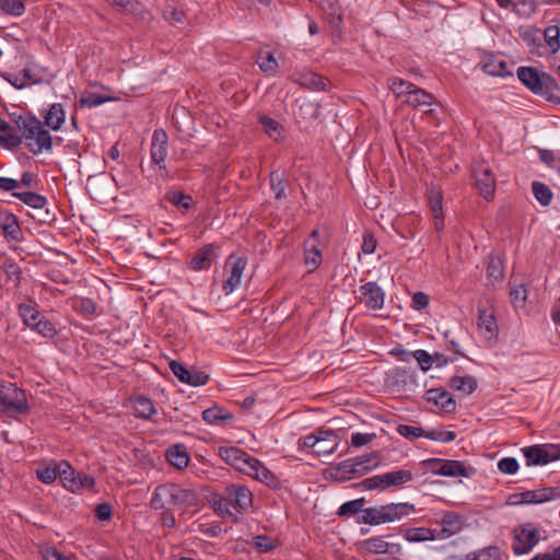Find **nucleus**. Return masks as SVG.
Returning <instances> with one entry per match:
<instances>
[{
  "label": "nucleus",
  "mask_w": 560,
  "mask_h": 560,
  "mask_svg": "<svg viewBox=\"0 0 560 560\" xmlns=\"http://www.w3.org/2000/svg\"><path fill=\"white\" fill-rule=\"evenodd\" d=\"M219 456L236 470L258 480L266 486L277 489L280 487L278 477L270 471L259 459L236 446H221Z\"/></svg>",
  "instance_id": "1"
},
{
  "label": "nucleus",
  "mask_w": 560,
  "mask_h": 560,
  "mask_svg": "<svg viewBox=\"0 0 560 560\" xmlns=\"http://www.w3.org/2000/svg\"><path fill=\"white\" fill-rule=\"evenodd\" d=\"M23 143L33 154H42L51 149L52 138L43 122L31 114L19 115L14 119Z\"/></svg>",
  "instance_id": "2"
},
{
  "label": "nucleus",
  "mask_w": 560,
  "mask_h": 560,
  "mask_svg": "<svg viewBox=\"0 0 560 560\" xmlns=\"http://www.w3.org/2000/svg\"><path fill=\"white\" fill-rule=\"evenodd\" d=\"M198 502V493L191 488L166 482L159 485L151 499V508L166 510L170 506H194Z\"/></svg>",
  "instance_id": "3"
},
{
  "label": "nucleus",
  "mask_w": 560,
  "mask_h": 560,
  "mask_svg": "<svg viewBox=\"0 0 560 560\" xmlns=\"http://www.w3.org/2000/svg\"><path fill=\"white\" fill-rule=\"evenodd\" d=\"M415 511L410 503H389L362 511L359 522L372 526L395 522Z\"/></svg>",
  "instance_id": "4"
},
{
  "label": "nucleus",
  "mask_w": 560,
  "mask_h": 560,
  "mask_svg": "<svg viewBox=\"0 0 560 560\" xmlns=\"http://www.w3.org/2000/svg\"><path fill=\"white\" fill-rule=\"evenodd\" d=\"M518 80L533 93L544 96L549 101L559 97H555V92L559 90L556 80L546 74H539V72L532 67H520L517 69Z\"/></svg>",
  "instance_id": "5"
},
{
  "label": "nucleus",
  "mask_w": 560,
  "mask_h": 560,
  "mask_svg": "<svg viewBox=\"0 0 560 560\" xmlns=\"http://www.w3.org/2000/svg\"><path fill=\"white\" fill-rule=\"evenodd\" d=\"M413 479L408 469H396L363 479L358 486L363 490L398 488Z\"/></svg>",
  "instance_id": "6"
},
{
  "label": "nucleus",
  "mask_w": 560,
  "mask_h": 560,
  "mask_svg": "<svg viewBox=\"0 0 560 560\" xmlns=\"http://www.w3.org/2000/svg\"><path fill=\"white\" fill-rule=\"evenodd\" d=\"M540 539L539 532L534 524H521L513 529L512 550L516 556L529 553Z\"/></svg>",
  "instance_id": "7"
},
{
  "label": "nucleus",
  "mask_w": 560,
  "mask_h": 560,
  "mask_svg": "<svg viewBox=\"0 0 560 560\" xmlns=\"http://www.w3.org/2000/svg\"><path fill=\"white\" fill-rule=\"evenodd\" d=\"M432 474L445 477H465L470 478L474 469L468 467L464 462L443 459V458H429L422 462Z\"/></svg>",
  "instance_id": "8"
},
{
  "label": "nucleus",
  "mask_w": 560,
  "mask_h": 560,
  "mask_svg": "<svg viewBox=\"0 0 560 560\" xmlns=\"http://www.w3.org/2000/svg\"><path fill=\"white\" fill-rule=\"evenodd\" d=\"M560 498V486L544 487L535 490H527L510 495L512 505L520 504H542Z\"/></svg>",
  "instance_id": "9"
},
{
  "label": "nucleus",
  "mask_w": 560,
  "mask_h": 560,
  "mask_svg": "<svg viewBox=\"0 0 560 560\" xmlns=\"http://www.w3.org/2000/svg\"><path fill=\"white\" fill-rule=\"evenodd\" d=\"M527 466H542L560 459V445L542 444L522 448Z\"/></svg>",
  "instance_id": "10"
},
{
  "label": "nucleus",
  "mask_w": 560,
  "mask_h": 560,
  "mask_svg": "<svg viewBox=\"0 0 560 560\" xmlns=\"http://www.w3.org/2000/svg\"><path fill=\"white\" fill-rule=\"evenodd\" d=\"M247 266V258L231 255L225 262L226 279L222 284V291L230 295L242 284L243 273Z\"/></svg>",
  "instance_id": "11"
},
{
  "label": "nucleus",
  "mask_w": 560,
  "mask_h": 560,
  "mask_svg": "<svg viewBox=\"0 0 560 560\" xmlns=\"http://www.w3.org/2000/svg\"><path fill=\"white\" fill-rule=\"evenodd\" d=\"M168 152V137L163 129L154 130L151 139L150 158L151 162L159 167L162 177L167 176L166 158Z\"/></svg>",
  "instance_id": "12"
},
{
  "label": "nucleus",
  "mask_w": 560,
  "mask_h": 560,
  "mask_svg": "<svg viewBox=\"0 0 560 560\" xmlns=\"http://www.w3.org/2000/svg\"><path fill=\"white\" fill-rule=\"evenodd\" d=\"M478 66L480 69L492 77L505 78L512 75V65L499 54L487 52L482 55Z\"/></svg>",
  "instance_id": "13"
},
{
  "label": "nucleus",
  "mask_w": 560,
  "mask_h": 560,
  "mask_svg": "<svg viewBox=\"0 0 560 560\" xmlns=\"http://www.w3.org/2000/svg\"><path fill=\"white\" fill-rule=\"evenodd\" d=\"M27 409L25 394L22 389L12 387L7 393L0 394V412L22 413Z\"/></svg>",
  "instance_id": "14"
},
{
  "label": "nucleus",
  "mask_w": 560,
  "mask_h": 560,
  "mask_svg": "<svg viewBox=\"0 0 560 560\" xmlns=\"http://www.w3.org/2000/svg\"><path fill=\"white\" fill-rule=\"evenodd\" d=\"M170 370L173 374L185 384L190 386H202L209 381V375L200 370H188L183 363L178 361H171L168 363Z\"/></svg>",
  "instance_id": "15"
},
{
  "label": "nucleus",
  "mask_w": 560,
  "mask_h": 560,
  "mask_svg": "<svg viewBox=\"0 0 560 560\" xmlns=\"http://www.w3.org/2000/svg\"><path fill=\"white\" fill-rule=\"evenodd\" d=\"M360 303L364 304L368 308L373 311L382 310L385 301V293L383 289L373 281L366 282L359 289Z\"/></svg>",
  "instance_id": "16"
},
{
  "label": "nucleus",
  "mask_w": 560,
  "mask_h": 560,
  "mask_svg": "<svg viewBox=\"0 0 560 560\" xmlns=\"http://www.w3.org/2000/svg\"><path fill=\"white\" fill-rule=\"evenodd\" d=\"M465 521V517L459 513L443 512L441 520L438 522L442 526L440 530H436L438 539H447L458 534L464 528Z\"/></svg>",
  "instance_id": "17"
},
{
  "label": "nucleus",
  "mask_w": 560,
  "mask_h": 560,
  "mask_svg": "<svg viewBox=\"0 0 560 560\" xmlns=\"http://www.w3.org/2000/svg\"><path fill=\"white\" fill-rule=\"evenodd\" d=\"M224 492L232 508L238 512L248 510L253 504V493L243 485L228 486Z\"/></svg>",
  "instance_id": "18"
},
{
  "label": "nucleus",
  "mask_w": 560,
  "mask_h": 560,
  "mask_svg": "<svg viewBox=\"0 0 560 560\" xmlns=\"http://www.w3.org/2000/svg\"><path fill=\"white\" fill-rule=\"evenodd\" d=\"M476 186L480 192V195L489 200L492 198L495 189V178L486 164H481L474 171Z\"/></svg>",
  "instance_id": "19"
},
{
  "label": "nucleus",
  "mask_w": 560,
  "mask_h": 560,
  "mask_svg": "<svg viewBox=\"0 0 560 560\" xmlns=\"http://www.w3.org/2000/svg\"><path fill=\"white\" fill-rule=\"evenodd\" d=\"M477 327L479 335L487 341H493L499 334L498 324L493 313L487 308L478 310Z\"/></svg>",
  "instance_id": "20"
},
{
  "label": "nucleus",
  "mask_w": 560,
  "mask_h": 560,
  "mask_svg": "<svg viewBox=\"0 0 560 560\" xmlns=\"http://www.w3.org/2000/svg\"><path fill=\"white\" fill-rule=\"evenodd\" d=\"M70 469V464L68 462H62L55 467H45L43 469H37L36 475L40 481L44 483L54 482L57 477H59L60 482L65 488L69 487L70 483V475L68 470Z\"/></svg>",
  "instance_id": "21"
},
{
  "label": "nucleus",
  "mask_w": 560,
  "mask_h": 560,
  "mask_svg": "<svg viewBox=\"0 0 560 560\" xmlns=\"http://www.w3.org/2000/svg\"><path fill=\"white\" fill-rule=\"evenodd\" d=\"M362 548L370 553L396 556L400 553L399 544L385 541L382 537H372L362 541Z\"/></svg>",
  "instance_id": "22"
},
{
  "label": "nucleus",
  "mask_w": 560,
  "mask_h": 560,
  "mask_svg": "<svg viewBox=\"0 0 560 560\" xmlns=\"http://www.w3.org/2000/svg\"><path fill=\"white\" fill-rule=\"evenodd\" d=\"M215 258L217 255L214 245L207 244L195 253L188 266L191 270L195 271L207 270L211 267Z\"/></svg>",
  "instance_id": "23"
},
{
  "label": "nucleus",
  "mask_w": 560,
  "mask_h": 560,
  "mask_svg": "<svg viewBox=\"0 0 560 560\" xmlns=\"http://www.w3.org/2000/svg\"><path fill=\"white\" fill-rule=\"evenodd\" d=\"M425 400L438 406L445 412H454L456 410V401L453 396L442 388H430L424 394Z\"/></svg>",
  "instance_id": "24"
},
{
  "label": "nucleus",
  "mask_w": 560,
  "mask_h": 560,
  "mask_svg": "<svg viewBox=\"0 0 560 560\" xmlns=\"http://www.w3.org/2000/svg\"><path fill=\"white\" fill-rule=\"evenodd\" d=\"M116 100V97L112 96L108 89L103 88V92L85 91L80 97L79 107L93 108L106 102H114Z\"/></svg>",
  "instance_id": "25"
},
{
  "label": "nucleus",
  "mask_w": 560,
  "mask_h": 560,
  "mask_svg": "<svg viewBox=\"0 0 560 560\" xmlns=\"http://www.w3.org/2000/svg\"><path fill=\"white\" fill-rule=\"evenodd\" d=\"M72 308L81 316L91 318L101 313V307L92 298L72 296Z\"/></svg>",
  "instance_id": "26"
},
{
  "label": "nucleus",
  "mask_w": 560,
  "mask_h": 560,
  "mask_svg": "<svg viewBox=\"0 0 560 560\" xmlns=\"http://www.w3.org/2000/svg\"><path fill=\"white\" fill-rule=\"evenodd\" d=\"M318 4L328 23L338 27L342 22V9L338 0H319Z\"/></svg>",
  "instance_id": "27"
},
{
  "label": "nucleus",
  "mask_w": 560,
  "mask_h": 560,
  "mask_svg": "<svg viewBox=\"0 0 560 560\" xmlns=\"http://www.w3.org/2000/svg\"><path fill=\"white\" fill-rule=\"evenodd\" d=\"M0 229L7 240L20 241L21 228L14 214L5 213L0 215Z\"/></svg>",
  "instance_id": "28"
},
{
  "label": "nucleus",
  "mask_w": 560,
  "mask_h": 560,
  "mask_svg": "<svg viewBox=\"0 0 560 560\" xmlns=\"http://www.w3.org/2000/svg\"><path fill=\"white\" fill-rule=\"evenodd\" d=\"M405 103L412 106V107H423V106H431L435 104L434 96L424 91L423 89L418 88L416 84L408 95V97L405 100Z\"/></svg>",
  "instance_id": "29"
},
{
  "label": "nucleus",
  "mask_w": 560,
  "mask_h": 560,
  "mask_svg": "<svg viewBox=\"0 0 560 560\" xmlns=\"http://www.w3.org/2000/svg\"><path fill=\"white\" fill-rule=\"evenodd\" d=\"M402 536L409 542L432 541L438 539L436 529H431L427 527L407 528L404 532Z\"/></svg>",
  "instance_id": "30"
},
{
  "label": "nucleus",
  "mask_w": 560,
  "mask_h": 560,
  "mask_svg": "<svg viewBox=\"0 0 560 560\" xmlns=\"http://www.w3.org/2000/svg\"><path fill=\"white\" fill-rule=\"evenodd\" d=\"M133 413L137 418L150 419L156 413L153 401L145 396H138L132 400Z\"/></svg>",
  "instance_id": "31"
},
{
  "label": "nucleus",
  "mask_w": 560,
  "mask_h": 560,
  "mask_svg": "<svg viewBox=\"0 0 560 560\" xmlns=\"http://www.w3.org/2000/svg\"><path fill=\"white\" fill-rule=\"evenodd\" d=\"M45 125L58 130L66 120V113L61 104H52L44 116Z\"/></svg>",
  "instance_id": "32"
},
{
  "label": "nucleus",
  "mask_w": 560,
  "mask_h": 560,
  "mask_svg": "<svg viewBox=\"0 0 560 560\" xmlns=\"http://www.w3.org/2000/svg\"><path fill=\"white\" fill-rule=\"evenodd\" d=\"M450 387L465 395H470L477 388V380L471 375H455L450 380Z\"/></svg>",
  "instance_id": "33"
},
{
  "label": "nucleus",
  "mask_w": 560,
  "mask_h": 560,
  "mask_svg": "<svg viewBox=\"0 0 560 560\" xmlns=\"http://www.w3.org/2000/svg\"><path fill=\"white\" fill-rule=\"evenodd\" d=\"M322 262V252L316 245L311 244L310 240L304 243V264L312 272L316 270Z\"/></svg>",
  "instance_id": "34"
},
{
  "label": "nucleus",
  "mask_w": 560,
  "mask_h": 560,
  "mask_svg": "<svg viewBox=\"0 0 560 560\" xmlns=\"http://www.w3.org/2000/svg\"><path fill=\"white\" fill-rule=\"evenodd\" d=\"M298 75L299 78H295L294 81L301 84L302 86L317 91L326 90L327 84L322 75L311 71L299 73Z\"/></svg>",
  "instance_id": "35"
},
{
  "label": "nucleus",
  "mask_w": 560,
  "mask_h": 560,
  "mask_svg": "<svg viewBox=\"0 0 560 560\" xmlns=\"http://www.w3.org/2000/svg\"><path fill=\"white\" fill-rule=\"evenodd\" d=\"M168 463L177 469H184L189 463V456L183 445H175L167 451Z\"/></svg>",
  "instance_id": "36"
},
{
  "label": "nucleus",
  "mask_w": 560,
  "mask_h": 560,
  "mask_svg": "<svg viewBox=\"0 0 560 560\" xmlns=\"http://www.w3.org/2000/svg\"><path fill=\"white\" fill-rule=\"evenodd\" d=\"M202 419L209 424H220L223 421L232 420L233 416L224 408L213 406L202 412Z\"/></svg>",
  "instance_id": "37"
},
{
  "label": "nucleus",
  "mask_w": 560,
  "mask_h": 560,
  "mask_svg": "<svg viewBox=\"0 0 560 560\" xmlns=\"http://www.w3.org/2000/svg\"><path fill=\"white\" fill-rule=\"evenodd\" d=\"M387 84L396 97L404 98V101L408 97L415 86L413 83L397 77L389 78Z\"/></svg>",
  "instance_id": "38"
},
{
  "label": "nucleus",
  "mask_w": 560,
  "mask_h": 560,
  "mask_svg": "<svg viewBox=\"0 0 560 560\" xmlns=\"http://www.w3.org/2000/svg\"><path fill=\"white\" fill-rule=\"evenodd\" d=\"M258 121L269 138L277 141L282 139L283 128L279 121L267 115L259 116Z\"/></svg>",
  "instance_id": "39"
},
{
  "label": "nucleus",
  "mask_w": 560,
  "mask_h": 560,
  "mask_svg": "<svg viewBox=\"0 0 560 560\" xmlns=\"http://www.w3.org/2000/svg\"><path fill=\"white\" fill-rule=\"evenodd\" d=\"M327 436H332V430L318 429L312 434L301 438L299 440V445L301 447L313 448L315 451L319 442L324 441Z\"/></svg>",
  "instance_id": "40"
},
{
  "label": "nucleus",
  "mask_w": 560,
  "mask_h": 560,
  "mask_svg": "<svg viewBox=\"0 0 560 560\" xmlns=\"http://www.w3.org/2000/svg\"><path fill=\"white\" fill-rule=\"evenodd\" d=\"M257 63L260 70L267 75L273 77L278 72V61L269 51L261 50L259 52Z\"/></svg>",
  "instance_id": "41"
},
{
  "label": "nucleus",
  "mask_w": 560,
  "mask_h": 560,
  "mask_svg": "<svg viewBox=\"0 0 560 560\" xmlns=\"http://www.w3.org/2000/svg\"><path fill=\"white\" fill-rule=\"evenodd\" d=\"M501 550L497 546H488L478 551L470 552L465 560H500Z\"/></svg>",
  "instance_id": "42"
},
{
  "label": "nucleus",
  "mask_w": 560,
  "mask_h": 560,
  "mask_svg": "<svg viewBox=\"0 0 560 560\" xmlns=\"http://www.w3.org/2000/svg\"><path fill=\"white\" fill-rule=\"evenodd\" d=\"M13 196L34 209H43L47 202L45 197L33 191L14 192Z\"/></svg>",
  "instance_id": "43"
},
{
  "label": "nucleus",
  "mask_w": 560,
  "mask_h": 560,
  "mask_svg": "<svg viewBox=\"0 0 560 560\" xmlns=\"http://www.w3.org/2000/svg\"><path fill=\"white\" fill-rule=\"evenodd\" d=\"M532 190L537 201L542 206L550 205L552 200V191L550 188L540 182H533Z\"/></svg>",
  "instance_id": "44"
},
{
  "label": "nucleus",
  "mask_w": 560,
  "mask_h": 560,
  "mask_svg": "<svg viewBox=\"0 0 560 560\" xmlns=\"http://www.w3.org/2000/svg\"><path fill=\"white\" fill-rule=\"evenodd\" d=\"M364 504H365V499L364 498H360V499H355V500H351V501L345 502L338 509L337 515L338 516H351V515H354V514H357L359 512L362 513V511L364 510L363 509Z\"/></svg>",
  "instance_id": "45"
},
{
  "label": "nucleus",
  "mask_w": 560,
  "mask_h": 560,
  "mask_svg": "<svg viewBox=\"0 0 560 560\" xmlns=\"http://www.w3.org/2000/svg\"><path fill=\"white\" fill-rule=\"evenodd\" d=\"M19 314L24 324L31 328L42 317L40 313L34 306L24 303L19 305Z\"/></svg>",
  "instance_id": "46"
},
{
  "label": "nucleus",
  "mask_w": 560,
  "mask_h": 560,
  "mask_svg": "<svg viewBox=\"0 0 560 560\" xmlns=\"http://www.w3.org/2000/svg\"><path fill=\"white\" fill-rule=\"evenodd\" d=\"M544 38L551 54H556L560 49V31L556 25L546 27Z\"/></svg>",
  "instance_id": "47"
},
{
  "label": "nucleus",
  "mask_w": 560,
  "mask_h": 560,
  "mask_svg": "<svg viewBox=\"0 0 560 560\" xmlns=\"http://www.w3.org/2000/svg\"><path fill=\"white\" fill-rule=\"evenodd\" d=\"M339 438L337 433L332 430V436L326 438L324 441H320L315 450L317 455H330L338 448Z\"/></svg>",
  "instance_id": "48"
},
{
  "label": "nucleus",
  "mask_w": 560,
  "mask_h": 560,
  "mask_svg": "<svg viewBox=\"0 0 560 560\" xmlns=\"http://www.w3.org/2000/svg\"><path fill=\"white\" fill-rule=\"evenodd\" d=\"M423 438L442 443H450L455 440L456 434L453 431H446L442 429H430L424 430Z\"/></svg>",
  "instance_id": "49"
},
{
  "label": "nucleus",
  "mask_w": 560,
  "mask_h": 560,
  "mask_svg": "<svg viewBox=\"0 0 560 560\" xmlns=\"http://www.w3.org/2000/svg\"><path fill=\"white\" fill-rule=\"evenodd\" d=\"M94 485L95 480L93 477L81 472L74 474V470L72 469V492L83 489H92Z\"/></svg>",
  "instance_id": "50"
},
{
  "label": "nucleus",
  "mask_w": 560,
  "mask_h": 560,
  "mask_svg": "<svg viewBox=\"0 0 560 560\" xmlns=\"http://www.w3.org/2000/svg\"><path fill=\"white\" fill-rule=\"evenodd\" d=\"M1 10L9 15L21 16L25 12V4L21 0H1Z\"/></svg>",
  "instance_id": "51"
},
{
  "label": "nucleus",
  "mask_w": 560,
  "mask_h": 560,
  "mask_svg": "<svg viewBox=\"0 0 560 560\" xmlns=\"http://www.w3.org/2000/svg\"><path fill=\"white\" fill-rule=\"evenodd\" d=\"M412 358L418 362L423 372H428L433 365V357L425 350L419 349L413 351Z\"/></svg>",
  "instance_id": "52"
},
{
  "label": "nucleus",
  "mask_w": 560,
  "mask_h": 560,
  "mask_svg": "<svg viewBox=\"0 0 560 560\" xmlns=\"http://www.w3.org/2000/svg\"><path fill=\"white\" fill-rule=\"evenodd\" d=\"M270 187L275 194L276 199H282L285 197L284 180L277 172H272L270 174Z\"/></svg>",
  "instance_id": "53"
},
{
  "label": "nucleus",
  "mask_w": 560,
  "mask_h": 560,
  "mask_svg": "<svg viewBox=\"0 0 560 560\" xmlns=\"http://www.w3.org/2000/svg\"><path fill=\"white\" fill-rule=\"evenodd\" d=\"M397 432L408 440H416L419 438H423L424 430L420 427L409 425V424H399L397 427Z\"/></svg>",
  "instance_id": "54"
},
{
  "label": "nucleus",
  "mask_w": 560,
  "mask_h": 560,
  "mask_svg": "<svg viewBox=\"0 0 560 560\" xmlns=\"http://www.w3.org/2000/svg\"><path fill=\"white\" fill-rule=\"evenodd\" d=\"M488 277L498 281L503 279V265L500 258L491 257L487 267Z\"/></svg>",
  "instance_id": "55"
},
{
  "label": "nucleus",
  "mask_w": 560,
  "mask_h": 560,
  "mask_svg": "<svg viewBox=\"0 0 560 560\" xmlns=\"http://www.w3.org/2000/svg\"><path fill=\"white\" fill-rule=\"evenodd\" d=\"M253 545L260 552H268L276 548L273 539L266 535H258L254 537Z\"/></svg>",
  "instance_id": "56"
},
{
  "label": "nucleus",
  "mask_w": 560,
  "mask_h": 560,
  "mask_svg": "<svg viewBox=\"0 0 560 560\" xmlns=\"http://www.w3.org/2000/svg\"><path fill=\"white\" fill-rule=\"evenodd\" d=\"M336 472L340 474L342 479L350 475L362 476V470L354 468L352 458L339 463L336 467Z\"/></svg>",
  "instance_id": "57"
},
{
  "label": "nucleus",
  "mask_w": 560,
  "mask_h": 560,
  "mask_svg": "<svg viewBox=\"0 0 560 560\" xmlns=\"http://www.w3.org/2000/svg\"><path fill=\"white\" fill-rule=\"evenodd\" d=\"M168 200L178 208L188 209L191 203V197L182 191H172L168 194Z\"/></svg>",
  "instance_id": "58"
},
{
  "label": "nucleus",
  "mask_w": 560,
  "mask_h": 560,
  "mask_svg": "<svg viewBox=\"0 0 560 560\" xmlns=\"http://www.w3.org/2000/svg\"><path fill=\"white\" fill-rule=\"evenodd\" d=\"M518 467V463L514 457H503L498 462V469L506 475H514Z\"/></svg>",
  "instance_id": "59"
},
{
  "label": "nucleus",
  "mask_w": 560,
  "mask_h": 560,
  "mask_svg": "<svg viewBox=\"0 0 560 560\" xmlns=\"http://www.w3.org/2000/svg\"><path fill=\"white\" fill-rule=\"evenodd\" d=\"M429 206L432 215L443 213V197L440 191L431 190L429 195Z\"/></svg>",
  "instance_id": "60"
},
{
  "label": "nucleus",
  "mask_w": 560,
  "mask_h": 560,
  "mask_svg": "<svg viewBox=\"0 0 560 560\" xmlns=\"http://www.w3.org/2000/svg\"><path fill=\"white\" fill-rule=\"evenodd\" d=\"M376 438L375 433H361L355 432L351 435V446L361 447L368 445Z\"/></svg>",
  "instance_id": "61"
},
{
  "label": "nucleus",
  "mask_w": 560,
  "mask_h": 560,
  "mask_svg": "<svg viewBox=\"0 0 560 560\" xmlns=\"http://www.w3.org/2000/svg\"><path fill=\"white\" fill-rule=\"evenodd\" d=\"M165 20L176 24L183 23L185 20V13L174 7H166L163 11Z\"/></svg>",
  "instance_id": "62"
},
{
  "label": "nucleus",
  "mask_w": 560,
  "mask_h": 560,
  "mask_svg": "<svg viewBox=\"0 0 560 560\" xmlns=\"http://www.w3.org/2000/svg\"><path fill=\"white\" fill-rule=\"evenodd\" d=\"M538 30L533 26L520 27L518 35L529 46L536 45Z\"/></svg>",
  "instance_id": "63"
},
{
  "label": "nucleus",
  "mask_w": 560,
  "mask_h": 560,
  "mask_svg": "<svg viewBox=\"0 0 560 560\" xmlns=\"http://www.w3.org/2000/svg\"><path fill=\"white\" fill-rule=\"evenodd\" d=\"M42 556L44 560H70L67 556H65L62 552L57 550L56 547L52 546L45 547L42 550Z\"/></svg>",
  "instance_id": "64"
}]
</instances>
